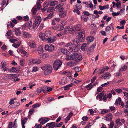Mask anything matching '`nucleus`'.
<instances>
[{
    "label": "nucleus",
    "mask_w": 128,
    "mask_h": 128,
    "mask_svg": "<svg viewBox=\"0 0 128 128\" xmlns=\"http://www.w3.org/2000/svg\"><path fill=\"white\" fill-rule=\"evenodd\" d=\"M40 38L43 41H46L47 40V38L45 37L44 36L43 34L42 33L40 32L39 34Z\"/></svg>",
    "instance_id": "nucleus-23"
},
{
    "label": "nucleus",
    "mask_w": 128,
    "mask_h": 128,
    "mask_svg": "<svg viewBox=\"0 0 128 128\" xmlns=\"http://www.w3.org/2000/svg\"><path fill=\"white\" fill-rule=\"evenodd\" d=\"M39 121L40 122V124H44L46 123L42 118H41L40 119Z\"/></svg>",
    "instance_id": "nucleus-58"
},
{
    "label": "nucleus",
    "mask_w": 128,
    "mask_h": 128,
    "mask_svg": "<svg viewBox=\"0 0 128 128\" xmlns=\"http://www.w3.org/2000/svg\"><path fill=\"white\" fill-rule=\"evenodd\" d=\"M34 61V64H38L41 62V60L38 59H35Z\"/></svg>",
    "instance_id": "nucleus-43"
},
{
    "label": "nucleus",
    "mask_w": 128,
    "mask_h": 128,
    "mask_svg": "<svg viewBox=\"0 0 128 128\" xmlns=\"http://www.w3.org/2000/svg\"><path fill=\"white\" fill-rule=\"evenodd\" d=\"M54 14V13L52 12L48 15L47 17L48 19H50L52 18Z\"/></svg>",
    "instance_id": "nucleus-57"
},
{
    "label": "nucleus",
    "mask_w": 128,
    "mask_h": 128,
    "mask_svg": "<svg viewBox=\"0 0 128 128\" xmlns=\"http://www.w3.org/2000/svg\"><path fill=\"white\" fill-rule=\"evenodd\" d=\"M110 112L109 110L106 109H102L100 111V114H104L109 112Z\"/></svg>",
    "instance_id": "nucleus-24"
},
{
    "label": "nucleus",
    "mask_w": 128,
    "mask_h": 128,
    "mask_svg": "<svg viewBox=\"0 0 128 128\" xmlns=\"http://www.w3.org/2000/svg\"><path fill=\"white\" fill-rule=\"evenodd\" d=\"M14 99H10V101L9 102V104L10 105L14 104Z\"/></svg>",
    "instance_id": "nucleus-64"
},
{
    "label": "nucleus",
    "mask_w": 128,
    "mask_h": 128,
    "mask_svg": "<svg viewBox=\"0 0 128 128\" xmlns=\"http://www.w3.org/2000/svg\"><path fill=\"white\" fill-rule=\"evenodd\" d=\"M49 56V55L46 53H45L43 54L42 56L41 57L43 58H48Z\"/></svg>",
    "instance_id": "nucleus-50"
},
{
    "label": "nucleus",
    "mask_w": 128,
    "mask_h": 128,
    "mask_svg": "<svg viewBox=\"0 0 128 128\" xmlns=\"http://www.w3.org/2000/svg\"><path fill=\"white\" fill-rule=\"evenodd\" d=\"M40 104H39L37 103L34 104L32 106V108H39L40 106Z\"/></svg>",
    "instance_id": "nucleus-37"
},
{
    "label": "nucleus",
    "mask_w": 128,
    "mask_h": 128,
    "mask_svg": "<svg viewBox=\"0 0 128 128\" xmlns=\"http://www.w3.org/2000/svg\"><path fill=\"white\" fill-rule=\"evenodd\" d=\"M28 44L30 47L32 48H34L36 47V44L34 43L29 42L28 43Z\"/></svg>",
    "instance_id": "nucleus-36"
},
{
    "label": "nucleus",
    "mask_w": 128,
    "mask_h": 128,
    "mask_svg": "<svg viewBox=\"0 0 128 128\" xmlns=\"http://www.w3.org/2000/svg\"><path fill=\"white\" fill-rule=\"evenodd\" d=\"M22 35L23 37L27 38H32V35L28 32H25L24 31L22 32Z\"/></svg>",
    "instance_id": "nucleus-9"
},
{
    "label": "nucleus",
    "mask_w": 128,
    "mask_h": 128,
    "mask_svg": "<svg viewBox=\"0 0 128 128\" xmlns=\"http://www.w3.org/2000/svg\"><path fill=\"white\" fill-rule=\"evenodd\" d=\"M110 84V82H108L107 83H105L104 84H102L101 85V86L103 87H107Z\"/></svg>",
    "instance_id": "nucleus-49"
},
{
    "label": "nucleus",
    "mask_w": 128,
    "mask_h": 128,
    "mask_svg": "<svg viewBox=\"0 0 128 128\" xmlns=\"http://www.w3.org/2000/svg\"><path fill=\"white\" fill-rule=\"evenodd\" d=\"M92 83H90L86 86V88L88 89V90H89L92 89Z\"/></svg>",
    "instance_id": "nucleus-38"
},
{
    "label": "nucleus",
    "mask_w": 128,
    "mask_h": 128,
    "mask_svg": "<svg viewBox=\"0 0 128 128\" xmlns=\"http://www.w3.org/2000/svg\"><path fill=\"white\" fill-rule=\"evenodd\" d=\"M41 2H40V0H38L37 2V9L38 10H40L42 6L41 5Z\"/></svg>",
    "instance_id": "nucleus-25"
},
{
    "label": "nucleus",
    "mask_w": 128,
    "mask_h": 128,
    "mask_svg": "<svg viewBox=\"0 0 128 128\" xmlns=\"http://www.w3.org/2000/svg\"><path fill=\"white\" fill-rule=\"evenodd\" d=\"M65 46L68 48L70 51V49H72L73 46L71 42H69Z\"/></svg>",
    "instance_id": "nucleus-26"
},
{
    "label": "nucleus",
    "mask_w": 128,
    "mask_h": 128,
    "mask_svg": "<svg viewBox=\"0 0 128 128\" xmlns=\"http://www.w3.org/2000/svg\"><path fill=\"white\" fill-rule=\"evenodd\" d=\"M111 76L110 74L108 72H106L104 75H102L101 76V78L102 79L104 78L105 80H106L109 79Z\"/></svg>",
    "instance_id": "nucleus-8"
},
{
    "label": "nucleus",
    "mask_w": 128,
    "mask_h": 128,
    "mask_svg": "<svg viewBox=\"0 0 128 128\" xmlns=\"http://www.w3.org/2000/svg\"><path fill=\"white\" fill-rule=\"evenodd\" d=\"M127 67L126 66H124L121 68L119 70L120 72L124 71H125L127 69Z\"/></svg>",
    "instance_id": "nucleus-40"
},
{
    "label": "nucleus",
    "mask_w": 128,
    "mask_h": 128,
    "mask_svg": "<svg viewBox=\"0 0 128 128\" xmlns=\"http://www.w3.org/2000/svg\"><path fill=\"white\" fill-rule=\"evenodd\" d=\"M32 22L31 21H29L28 22L27 26L28 29H30L32 25Z\"/></svg>",
    "instance_id": "nucleus-48"
},
{
    "label": "nucleus",
    "mask_w": 128,
    "mask_h": 128,
    "mask_svg": "<svg viewBox=\"0 0 128 128\" xmlns=\"http://www.w3.org/2000/svg\"><path fill=\"white\" fill-rule=\"evenodd\" d=\"M20 42H18L17 44H13L12 46L14 47L15 48H17L20 46Z\"/></svg>",
    "instance_id": "nucleus-41"
},
{
    "label": "nucleus",
    "mask_w": 128,
    "mask_h": 128,
    "mask_svg": "<svg viewBox=\"0 0 128 128\" xmlns=\"http://www.w3.org/2000/svg\"><path fill=\"white\" fill-rule=\"evenodd\" d=\"M20 65L22 66H24L25 64V60L24 59H22L20 61Z\"/></svg>",
    "instance_id": "nucleus-51"
},
{
    "label": "nucleus",
    "mask_w": 128,
    "mask_h": 128,
    "mask_svg": "<svg viewBox=\"0 0 128 128\" xmlns=\"http://www.w3.org/2000/svg\"><path fill=\"white\" fill-rule=\"evenodd\" d=\"M94 40V38L92 36H90L87 38L88 42L89 43L93 41Z\"/></svg>",
    "instance_id": "nucleus-28"
},
{
    "label": "nucleus",
    "mask_w": 128,
    "mask_h": 128,
    "mask_svg": "<svg viewBox=\"0 0 128 128\" xmlns=\"http://www.w3.org/2000/svg\"><path fill=\"white\" fill-rule=\"evenodd\" d=\"M28 120V118H24L23 120H21V123L22 124H25L26 122Z\"/></svg>",
    "instance_id": "nucleus-35"
},
{
    "label": "nucleus",
    "mask_w": 128,
    "mask_h": 128,
    "mask_svg": "<svg viewBox=\"0 0 128 128\" xmlns=\"http://www.w3.org/2000/svg\"><path fill=\"white\" fill-rule=\"evenodd\" d=\"M74 70L76 72H80L81 70V69L79 67H76L74 68Z\"/></svg>",
    "instance_id": "nucleus-46"
},
{
    "label": "nucleus",
    "mask_w": 128,
    "mask_h": 128,
    "mask_svg": "<svg viewBox=\"0 0 128 128\" xmlns=\"http://www.w3.org/2000/svg\"><path fill=\"white\" fill-rule=\"evenodd\" d=\"M80 50V48L78 46L73 47L72 49H70V51L72 52H76Z\"/></svg>",
    "instance_id": "nucleus-20"
},
{
    "label": "nucleus",
    "mask_w": 128,
    "mask_h": 128,
    "mask_svg": "<svg viewBox=\"0 0 128 128\" xmlns=\"http://www.w3.org/2000/svg\"><path fill=\"white\" fill-rule=\"evenodd\" d=\"M80 30L76 26L72 27L69 30L70 33L73 34L76 33L77 31Z\"/></svg>",
    "instance_id": "nucleus-10"
},
{
    "label": "nucleus",
    "mask_w": 128,
    "mask_h": 128,
    "mask_svg": "<svg viewBox=\"0 0 128 128\" xmlns=\"http://www.w3.org/2000/svg\"><path fill=\"white\" fill-rule=\"evenodd\" d=\"M41 69L44 71V74L46 75L49 74L52 72V68L50 65L43 66Z\"/></svg>",
    "instance_id": "nucleus-3"
},
{
    "label": "nucleus",
    "mask_w": 128,
    "mask_h": 128,
    "mask_svg": "<svg viewBox=\"0 0 128 128\" xmlns=\"http://www.w3.org/2000/svg\"><path fill=\"white\" fill-rule=\"evenodd\" d=\"M60 50L62 53L66 55L70 53L69 52L68 50L65 48H62Z\"/></svg>",
    "instance_id": "nucleus-22"
},
{
    "label": "nucleus",
    "mask_w": 128,
    "mask_h": 128,
    "mask_svg": "<svg viewBox=\"0 0 128 128\" xmlns=\"http://www.w3.org/2000/svg\"><path fill=\"white\" fill-rule=\"evenodd\" d=\"M35 59L31 58L29 60V62L31 64H34Z\"/></svg>",
    "instance_id": "nucleus-55"
},
{
    "label": "nucleus",
    "mask_w": 128,
    "mask_h": 128,
    "mask_svg": "<svg viewBox=\"0 0 128 128\" xmlns=\"http://www.w3.org/2000/svg\"><path fill=\"white\" fill-rule=\"evenodd\" d=\"M18 52L20 54H22L24 56L28 57V54L25 51L22 49H19L17 50Z\"/></svg>",
    "instance_id": "nucleus-11"
},
{
    "label": "nucleus",
    "mask_w": 128,
    "mask_h": 128,
    "mask_svg": "<svg viewBox=\"0 0 128 128\" xmlns=\"http://www.w3.org/2000/svg\"><path fill=\"white\" fill-rule=\"evenodd\" d=\"M55 126V123L52 122L47 124L45 127H48V128H54Z\"/></svg>",
    "instance_id": "nucleus-15"
},
{
    "label": "nucleus",
    "mask_w": 128,
    "mask_h": 128,
    "mask_svg": "<svg viewBox=\"0 0 128 128\" xmlns=\"http://www.w3.org/2000/svg\"><path fill=\"white\" fill-rule=\"evenodd\" d=\"M67 82L66 79L63 78L61 82H60V84L61 85H64Z\"/></svg>",
    "instance_id": "nucleus-29"
},
{
    "label": "nucleus",
    "mask_w": 128,
    "mask_h": 128,
    "mask_svg": "<svg viewBox=\"0 0 128 128\" xmlns=\"http://www.w3.org/2000/svg\"><path fill=\"white\" fill-rule=\"evenodd\" d=\"M34 18H36L35 22L33 25V28L34 29L36 30L38 28L42 21L41 17L40 16L36 17V16H34Z\"/></svg>",
    "instance_id": "nucleus-4"
},
{
    "label": "nucleus",
    "mask_w": 128,
    "mask_h": 128,
    "mask_svg": "<svg viewBox=\"0 0 128 128\" xmlns=\"http://www.w3.org/2000/svg\"><path fill=\"white\" fill-rule=\"evenodd\" d=\"M105 70V69L104 68H102L100 69V72H99V74H101L102 73H103V72H104Z\"/></svg>",
    "instance_id": "nucleus-53"
},
{
    "label": "nucleus",
    "mask_w": 128,
    "mask_h": 128,
    "mask_svg": "<svg viewBox=\"0 0 128 128\" xmlns=\"http://www.w3.org/2000/svg\"><path fill=\"white\" fill-rule=\"evenodd\" d=\"M12 33L11 30H9L6 33V36H9L12 34Z\"/></svg>",
    "instance_id": "nucleus-63"
},
{
    "label": "nucleus",
    "mask_w": 128,
    "mask_h": 128,
    "mask_svg": "<svg viewBox=\"0 0 128 128\" xmlns=\"http://www.w3.org/2000/svg\"><path fill=\"white\" fill-rule=\"evenodd\" d=\"M10 71L11 72H16L17 70L16 68L15 67H12V69L10 70Z\"/></svg>",
    "instance_id": "nucleus-54"
},
{
    "label": "nucleus",
    "mask_w": 128,
    "mask_h": 128,
    "mask_svg": "<svg viewBox=\"0 0 128 128\" xmlns=\"http://www.w3.org/2000/svg\"><path fill=\"white\" fill-rule=\"evenodd\" d=\"M1 68L2 69L3 71L5 72L7 71H10V69L8 66H6L7 65L6 62L4 61H2L1 63Z\"/></svg>",
    "instance_id": "nucleus-6"
},
{
    "label": "nucleus",
    "mask_w": 128,
    "mask_h": 128,
    "mask_svg": "<svg viewBox=\"0 0 128 128\" xmlns=\"http://www.w3.org/2000/svg\"><path fill=\"white\" fill-rule=\"evenodd\" d=\"M64 4H61L58 5L56 7V9L58 10V12H59L63 11L64 10V8L62 7Z\"/></svg>",
    "instance_id": "nucleus-13"
},
{
    "label": "nucleus",
    "mask_w": 128,
    "mask_h": 128,
    "mask_svg": "<svg viewBox=\"0 0 128 128\" xmlns=\"http://www.w3.org/2000/svg\"><path fill=\"white\" fill-rule=\"evenodd\" d=\"M55 9L54 7L52 6L49 8L48 10H47V12L48 13L50 12H53L55 11Z\"/></svg>",
    "instance_id": "nucleus-34"
},
{
    "label": "nucleus",
    "mask_w": 128,
    "mask_h": 128,
    "mask_svg": "<svg viewBox=\"0 0 128 128\" xmlns=\"http://www.w3.org/2000/svg\"><path fill=\"white\" fill-rule=\"evenodd\" d=\"M9 41L12 43H14L16 42L17 41L16 39H11L9 40Z\"/></svg>",
    "instance_id": "nucleus-62"
},
{
    "label": "nucleus",
    "mask_w": 128,
    "mask_h": 128,
    "mask_svg": "<svg viewBox=\"0 0 128 128\" xmlns=\"http://www.w3.org/2000/svg\"><path fill=\"white\" fill-rule=\"evenodd\" d=\"M105 117H108V118L111 120L113 118V116L112 115V114L111 113H109L106 114L105 116Z\"/></svg>",
    "instance_id": "nucleus-42"
},
{
    "label": "nucleus",
    "mask_w": 128,
    "mask_h": 128,
    "mask_svg": "<svg viewBox=\"0 0 128 128\" xmlns=\"http://www.w3.org/2000/svg\"><path fill=\"white\" fill-rule=\"evenodd\" d=\"M70 74V72L67 71H65L62 73V74L64 75H68Z\"/></svg>",
    "instance_id": "nucleus-60"
},
{
    "label": "nucleus",
    "mask_w": 128,
    "mask_h": 128,
    "mask_svg": "<svg viewBox=\"0 0 128 128\" xmlns=\"http://www.w3.org/2000/svg\"><path fill=\"white\" fill-rule=\"evenodd\" d=\"M76 6V8L78 10H80L82 8V6L80 4H77Z\"/></svg>",
    "instance_id": "nucleus-59"
},
{
    "label": "nucleus",
    "mask_w": 128,
    "mask_h": 128,
    "mask_svg": "<svg viewBox=\"0 0 128 128\" xmlns=\"http://www.w3.org/2000/svg\"><path fill=\"white\" fill-rule=\"evenodd\" d=\"M82 59V56L79 55L77 53L73 54L70 56V60H75L76 62H78L81 61Z\"/></svg>",
    "instance_id": "nucleus-2"
},
{
    "label": "nucleus",
    "mask_w": 128,
    "mask_h": 128,
    "mask_svg": "<svg viewBox=\"0 0 128 128\" xmlns=\"http://www.w3.org/2000/svg\"><path fill=\"white\" fill-rule=\"evenodd\" d=\"M56 39V36H54L52 38H48L47 40L49 42L52 43L55 42Z\"/></svg>",
    "instance_id": "nucleus-16"
},
{
    "label": "nucleus",
    "mask_w": 128,
    "mask_h": 128,
    "mask_svg": "<svg viewBox=\"0 0 128 128\" xmlns=\"http://www.w3.org/2000/svg\"><path fill=\"white\" fill-rule=\"evenodd\" d=\"M88 17L85 16H83L81 17V20L82 21H84L85 22H86L88 20Z\"/></svg>",
    "instance_id": "nucleus-39"
},
{
    "label": "nucleus",
    "mask_w": 128,
    "mask_h": 128,
    "mask_svg": "<svg viewBox=\"0 0 128 128\" xmlns=\"http://www.w3.org/2000/svg\"><path fill=\"white\" fill-rule=\"evenodd\" d=\"M54 46L53 45H46L45 47V49L46 50L51 52L54 49Z\"/></svg>",
    "instance_id": "nucleus-7"
},
{
    "label": "nucleus",
    "mask_w": 128,
    "mask_h": 128,
    "mask_svg": "<svg viewBox=\"0 0 128 128\" xmlns=\"http://www.w3.org/2000/svg\"><path fill=\"white\" fill-rule=\"evenodd\" d=\"M104 95V94L103 92L100 93L98 94L96 97V99L98 100V98H99L98 100L99 101H102V98Z\"/></svg>",
    "instance_id": "nucleus-18"
},
{
    "label": "nucleus",
    "mask_w": 128,
    "mask_h": 128,
    "mask_svg": "<svg viewBox=\"0 0 128 128\" xmlns=\"http://www.w3.org/2000/svg\"><path fill=\"white\" fill-rule=\"evenodd\" d=\"M62 62L60 60H56L54 64V68L55 70H58L62 66Z\"/></svg>",
    "instance_id": "nucleus-5"
},
{
    "label": "nucleus",
    "mask_w": 128,
    "mask_h": 128,
    "mask_svg": "<svg viewBox=\"0 0 128 128\" xmlns=\"http://www.w3.org/2000/svg\"><path fill=\"white\" fill-rule=\"evenodd\" d=\"M58 3V2L57 1H53L51 2H49L48 1H46L44 2V4L46 5L50 4L51 6L53 7L57 4Z\"/></svg>",
    "instance_id": "nucleus-14"
},
{
    "label": "nucleus",
    "mask_w": 128,
    "mask_h": 128,
    "mask_svg": "<svg viewBox=\"0 0 128 128\" xmlns=\"http://www.w3.org/2000/svg\"><path fill=\"white\" fill-rule=\"evenodd\" d=\"M8 24H7V27L8 28L10 27L12 28H13L14 26V24H13L12 22H8Z\"/></svg>",
    "instance_id": "nucleus-30"
},
{
    "label": "nucleus",
    "mask_w": 128,
    "mask_h": 128,
    "mask_svg": "<svg viewBox=\"0 0 128 128\" xmlns=\"http://www.w3.org/2000/svg\"><path fill=\"white\" fill-rule=\"evenodd\" d=\"M38 53L39 54H42L44 51L42 46H40L38 48Z\"/></svg>",
    "instance_id": "nucleus-21"
},
{
    "label": "nucleus",
    "mask_w": 128,
    "mask_h": 128,
    "mask_svg": "<svg viewBox=\"0 0 128 128\" xmlns=\"http://www.w3.org/2000/svg\"><path fill=\"white\" fill-rule=\"evenodd\" d=\"M72 86V84H71L68 85L64 87V90H67L69 89Z\"/></svg>",
    "instance_id": "nucleus-31"
},
{
    "label": "nucleus",
    "mask_w": 128,
    "mask_h": 128,
    "mask_svg": "<svg viewBox=\"0 0 128 128\" xmlns=\"http://www.w3.org/2000/svg\"><path fill=\"white\" fill-rule=\"evenodd\" d=\"M28 28L27 25L26 24H24L22 26V29L23 31L24 30H27Z\"/></svg>",
    "instance_id": "nucleus-45"
},
{
    "label": "nucleus",
    "mask_w": 128,
    "mask_h": 128,
    "mask_svg": "<svg viewBox=\"0 0 128 128\" xmlns=\"http://www.w3.org/2000/svg\"><path fill=\"white\" fill-rule=\"evenodd\" d=\"M45 35L47 37H50L51 36V32L50 31H47L45 33Z\"/></svg>",
    "instance_id": "nucleus-32"
},
{
    "label": "nucleus",
    "mask_w": 128,
    "mask_h": 128,
    "mask_svg": "<svg viewBox=\"0 0 128 128\" xmlns=\"http://www.w3.org/2000/svg\"><path fill=\"white\" fill-rule=\"evenodd\" d=\"M67 65L70 67L73 66H74V64L73 62H70L67 63Z\"/></svg>",
    "instance_id": "nucleus-47"
},
{
    "label": "nucleus",
    "mask_w": 128,
    "mask_h": 128,
    "mask_svg": "<svg viewBox=\"0 0 128 128\" xmlns=\"http://www.w3.org/2000/svg\"><path fill=\"white\" fill-rule=\"evenodd\" d=\"M19 76V74H10L8 75V78L11 80L14 79Z\"/></svg>",
    "instance_id": "nucleus-12"
},
{
    "label": "nucleus",
    "mask_w": 128,
    "mask_h": 128,
    "mask_svg": "<svg viewBox=\"0 0 128 128\" xmlns=\"http://www.w3.org/2000/svg\"><path fill=\"white\" fill-rule=\"evenodd\" d=\"M34 109L33 108L30 109L29 112V114L31 116L34 113Z\"/></svg>",
    "instance_id": "nucleus-61"
},
{
    "label": "nucleus",
    "mask_w": 128,
    "mask_h": 128,
    "mask_svg": "<svg viewBox=\"0 0 128 128\" xmlns=\"http://www.w3.org/2000/svg\"><path fill=\"white\" fill-rule=\"evenodd\" d=\"M78 34V38L74 39L73 42L75 46H77L80 42H83L85 39V34L84 31L79 32Z\"/></svg>",
    "instance_id": "nucleus-1"
},
{
    "label": "nucleus",
    "mask_w": 128,
    "mask_h": 128,
    "mask_svg": "<svg viewBox=\"0 0 128 128\" xmlns=\"http://www.w3.org/2000/svg\"><path fill=\"white\" fill-rule=\"evenodd\" d=\"M38 10L36 7H34L32 10V13L34 14H36Z\"/></svg>",
    "instance_id": "nucleus-44"
},
{
    "label": "nucleus",
    "mask_w": 128,
    "mask_h": 128,
    "mask_svg": "<svg viewBox=\"0 0 128 128\" xmlns=\"http://www.w3.org/2000/svg\"><path fill=\"white\" fill-rule=\"evenodd\" d=\"M120 118H118L116 120V124H117V125L121 126L122 125V124L120 122Z\"/></svg>",
    "instance_id": "nucleus-33"
},
{
    "label": "nucleus",
    "mask_w": 128,
    "mask_h": 128,
    "mask_svg": "<svg viewBox=\"0 0 128 128\" xmlns=\"http://www.w3.org/2000/svg\"><path fill=\"white\" fill-rule=\"evenodd\" d=\"M69 27H66L65 28L64 30V34H66V33H68L69 31Z\"/></svg>",
    "instance_id": "nucleus-52"
},
{
    "label": "nucleus",
    "mask_w": 128,
    "mask_h": 128,
    "mask_svg": "<svg viewBox=\"0 0 128 128\" xmlns=\"http://www.w3.org/2000/svg\"><path fill=\"white\" fill-rule=\"evenodd\" d=\"M121 4L120 2H118L116 3V6L117 7V8L118 9L120 8L121 6Z\"/></svg>",
    "instance_id": "nucleus-56"
},
{
    "label": "nucleus",
    "mask_w": 128,
    "mask_h": 128,
    "mask_svg": "<svg viewBox=\"0 0 128 128\" xmlns=\"http://www.w3.org/2000/svg\"><path fill=\"white\" fill-rule=\"evenodd\" d=\"M87 45L86 43H84L81 46V48L83 51H85L87 48Z\"/></svg>",
    "instance_id": "nucleus-27"
},
{
    "label": "nucleus",
    "mask_w": 128,
    "mask_h": 128,
    "mask_svg": "<svg viewBox=\"0 0 128 128\" xmlns=\"http://www.w3.org/2000/svg\"><path fill=\"white\" fill-rule=\"evenodd\" d=\"M67 12L66 11H62L60 12L59 14L60 17V18H64L66 17L67 14Z\"/></svg>",
    "instance_id": "nucleus-17"
},
{
    "label": "nucleus",
    "mask_w": 128,
    "mask_h": 128,
    "mask_svg": "<svg viewBox=\"0 0 128 128\" xmlns=\"http://www.w3.org/2000/svg\"><path fill=\"white\" fill-rule=\"evenodd\" d=\"M20 30V28H15L13 30V31L15 32L16 35L19 36L21 34V32Z\"/></svg>",
    "instance_id": "nucleus-19"
}]
</instances>
